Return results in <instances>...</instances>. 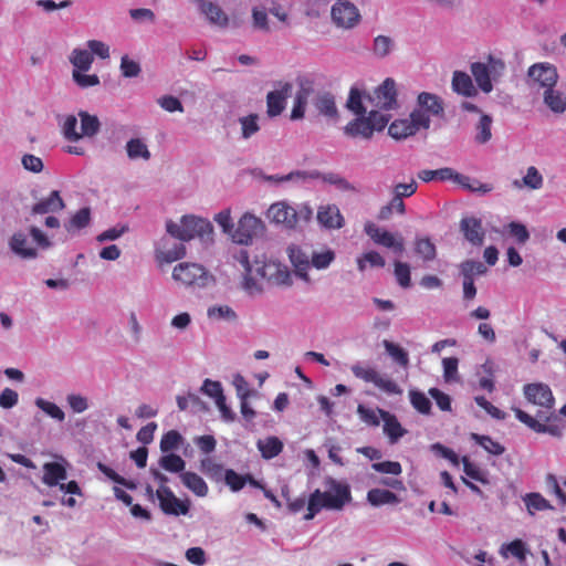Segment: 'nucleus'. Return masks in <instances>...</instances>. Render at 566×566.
Listing matches in <instances>:
<instances>
[{
    "instance_id": "obj_1",
    "label": "nucleus",
    "mask_w": 566,
    "mask_h": 566,
    "mask_svg": "<svg viewBox=\"0 0 566 566\" xmlns=\"http://www.w3.org/2000/svg\"><path fill=\"white\" fill-rule=\"evenodd\" d=\"M523 395L526 401L536 408V413L533 417L520 408H514L516 419L537 433L562 437L564 426L556 413L551 387L544 382L526 384L523 387Z\"/></svg>"
},
{
    "instance_id": "obj_2",
    "label": "nucleus",
    "mask_w": 566,
    "mask_h": 566,
    "mask_svg": "<svg viewBox=\"0 0 566 566\" xmlns=\"http://www.w3.org/2000/svg\"><path fill=\"white\" fill-rule=\"evenodd\" d=\"M233 259L243 268L242 289L249 294L262 291L258 279L265 280L273 285H290L292 283L287 266L279 261L268 259L264 255H262V259L254 255L251 263L250 253L245 249H240L235 252Z\"/></svg>"
},
{
    "instance_id": "obj_3",
    "label": "nucleus",
    "mask_w": 566,
    "mask_h": 566,
    "mask_svg": "<svg viewBox=\"0 0 566 566\" xmlns=\"http://www.w3.org/2000/svg\"><path fill=\"white\" fill-rule=\"evenodd\" d=\"M325 490L316 489L307 497L305 521L313 520L321 511H342L353 500L352 491L346 482L334 478L324 481Z\"/></svg>"
},
{
    "instance_id": "obj_4",
    "label": "nucleus",
    "mask_w": 566,
    "mask_h": 566,
    "mask_svg": "<svg viewBox=\"0 0 566 566\" xmlns=\"http://www.w3.org/2000/svg\"><path fill=\"white\" fill-rule=\"evenodd\" d=\"M167 232L175 239L181 242L190 241L199 238L202 242H211L213 234V227L207 219L196 216H184L180 223L171 220L166 222Z\"/></svg>"
},
{
    "instance_id": "obj_5",
    "label": "nucleus",
    "mask_w": 566,
    "mask_h": 566,
    "mask_svg": "<svg viewBox=\"0 0 566 566\" xmlns=\"http://www.w3.org/2000/svg\"><path fill=\"white\" fill-rule=\"evenodd\" d=\"M357 117L350 120L344 127V134L352 138L370 139L375 132L382 130L388 122L390 115L380 113L377 109H370L368 115H356Z\"/></svg>"
},
{
    "instance_id": "obj_6",
    "label": "nucleus",
    "mask_w": 566,
    "mask_h": 566,
    "mask_svg": "<svg viewBox=\"0 0 566 566\" xmlns=\"http://www.w3.org/2000/svg\"><path fill=\"white\" fill-rule=\"evenodd\" d=\"M431 120L421 111H412L409 118L396 119L388 127V134L399 140L430 128Z\"/></svg>"
},
{
    "instance_id": "obj_7",
    "label": "nucleus",
    "mask_w": 566,
    "mask_h": 566,
    "mask_svg": "<svg viewBox=\"0 0 566 566\" xmlns=\"http://www.w3.org/2000/svg\"><path fill=\"white\" fill-rule=\"evenodd\" d=\"M367 102L373 106L371 109L391 111L398 107L396 82L387 77L373 94L366 95Z\"/></svg>"
},
{
    "instance_id": "obj_8",
    "label": "nucleus",
    "mask_w": 566,
    "mask_h": 566,
    "mask_svg": "<svg viewBox=\"0 0 566 566\" xmlns=\"http://www.w3.org/2000/svg\"><path fill=\"white\" fill-rule=\"evenodd\" d=\"M172 277L185 285L205 286L209 281L206 269L198 263H179L174 268Z\"/></svg>"
},
{
    "instance_id": "obj_9",
    "label": "nucleus",
    "mask_w": 566,
    "mask_h": 566,
    "mask_svg": "<svg viewBox=\"0 0 566 566\" xmlns=\"http://www.w3.org/2000/svg\"><path fill=\"white\" fill-rule=\"evenodd\" d=\"M530 80L539 87L548 90L555 87L558 81L557 69L547 62L535 63L527 71Z\"/></svg>"
},
{
    "instance_id": "obj_10",
    "label": "nucleus",
    "mask_w": 566,
    "mask_h": 566,
    "mask_svg": "<svg viewBox=\"0 0 566 566\" xmlns=\"http://www.w3.org/2000/svg\"><path fill=\"white\" fill-rule=\"evenodd\" d=\"M333 22L340 28L349 29L359 22L360 14L355 4L348 0L338 1L332 7Z\"/></svg>"
},
{
    "instance_id": "obj_11",
    "label": "nucleus",
    "mask_w": 566,
    "mask_h": 566,
    "mask_svg": "<svg viewBox=\"0 0 566 566\" xmlns=\"http://www.w3.org/2000/svg\"><path fill=\"white\" fill-rule=\"evenodd\" d=\"M366 234L377 244L392 249L396 253H402L405 250L402 238H396L391 232L377 227L373 222H367L364 228Z\"/></svg>"
},
{
    "instance_id": "obj_12",
    "label": "nucleus",
    "mask_w": 566,
    "mask_h": 566,
    "mask_svg": "<svg viewBox=\"0 0 566 566\" xmlns=\"http://www.w3.org/2000/svg\"><path fill=\"white\" fill-rule=\"evenodd\" d=\"M156 496L160 510L167 515H186L189 512V504L180 501L168 486L158 488Z\"/></svg>"
},
{
    "instance_id": "obj_13",
    "label": "nucleus",
    "mask_w": 566,
    "mask_h": 566,
    "mask_svg": "<svg viewBox=\"0 0 566 566\" xmlns=\"http://www.w3.org/2000/svg\"><path fill=\"white\" fill-rule=\"evenodd\" d=\"M277 87L266 95V113L270 117L279 116L284 111L285 99L292 91V84L289 82H279Z\"/></svg>"
},
{
    "instance_id": "obj_14",
    "label": "nucleus",
    "mask_w": 566,
    "mask_h": 566,
    "mask_svg": "<svg viewBox=\"0 0 566 566\" xmlns=\"http://www.w3.org/2000/svg\"><path fill=\"white\" fill-rule=\"evenodd\" d=\"M268 218L275 223L284 224L286 228H295L298 222L296 210L286 202H275L268 210Z\"/></svg>"
},
{
    "instance_id": "obj_15",
    "label": "nucleus",
    "mask_w": 566,
    "mask_h": 566,
    "mask_svg": "<svg viewBox=\"0 0 566 566\" xmlns=\"http://www.w3.org/2000/svg\"><path fill=\"white\" fill-rule=\"evenodd\" d=\"M260 228L261 220L250 213H245L239 220L233 233V240L240 244H248Z\"/></svg>"
},
{
    "instance_id": "obj_16",
    "label": "nucleus",
    "mask_w": 566,
    "mask_h": 566,
    "mask_svg": "<svg viewBox=\"0 0 566 566\" xmlns=\"http://www.w3.org/2000/svg\"><path fill=\"white\" fill-rule=\"evenodd\" d=\"M460 230L467 241L472 245L480 247L484 242L485 232L480 219L474 217H465L460 221Z\"/></svg>"
},
{
    "instance_id": "obj_17",
    "label": "nucleus",
    "mask_w": 566,
    "mask_h": 566,
    "mask_svg": "<svg viewBox=\"0 0 566 566\" xmlns=\"http://www.w3.org/2000/svg\"><path fill=\"white\" fill-rule=\"evenodd\" d=\"M413 111H421L428 119H430V116H443L444 113L442 99L438 95L428 92L418 95L417 107Z\"/></svg>"
},
{
    "instance_id": "obj_18",
    "label": "nucleus",
    "mask_w": 566,
    "mask_h": 566,
    "mask_svg": "<svg viewBox=\"0 0 566 566\" xmlns=\"http://www.w3.org/2000/svg\"><path fill=\"white\" fill-rule=\"evenodd\" d=\"M317 220L328 229H339L344 226V217L336 205L321 206L317 210Z\"/></svg>"
},
{
    "instance_id": "obj_19",
    "label": "nucleus",
    "mask_w": 566,
    "mask_h": 566,
    "mask_svg": "<svg viewBox=\"0 0 566 566\" xmlns=\"http://www.w3.org/2000/svg\"><path fill=\"white\" fill-rule=\"evenodd\" d=\"M289 258L295 268L296 274L307 280V270L310 269L311 253L303 250L301 247L291 245L287 249Z\"/></svg>"
},
{
    "instance_id": "obj_20",
    "label": "nucleus",
    "mask_w": 566,
    "mask_h": 566,
    "mask_svg": "<svg viewBox=\"0 0 566 566\" xmlns=\"http://www.w3.org/2000/svg\"><path fill=\"white\" fill-rule=\"evenodd\" d=\"M65 208L64 200L61 198L60 191L53 190L49 197L41 199L32 207L33 214H43L49 212H59Z\"/></svg>"
},
{
    "instance_id": "obj_21",
    "label": "nucleus",
    "mask_w": 566,
    "mask_h": 566,
    "mask_svg": "<svg viewBox=\"0 0 566 566\" xmlns=\"http://www.w3.org/2000/svg\"><path fill=\"white\" fill-rule=\"evenodd\" d=\"M67 472L63 464L59 462H46L43 464L42 482L48 486L59 485L66 480Z\"/></svg>"
},
{
    "instance_id": "obj_22",
    "label": "nucleus",
    "mask_w": 566,
    "mask_h": 566,
    "mask_svg": "<svg viewBox=\"0 0 566 566\" xmlns=\"http://www.w3.org/2000/svg\"><path fill=\"white\" fill-rule=\"evenodd\" d=\"M378 411L384 420V432L388 436L391 443H396L405 436L406 430L401 427L395 415L382 409H378Z\"/></svg>"
},
{
    "instance_id": "obj_23",
    "label": "nucleus",
    "mask_w": 566,
    "mask_h": 566,
    "mask_svg": "<svg viewBox=\"0 0 566 566\" xmlns=\"http://www.w3.org/2000/svg\"><path fill=\"white\" fill-rule=\"evenodd\" d=\"M543 102L554 114H564L566 112V93L551 87L543 92Z\"/></svg>"
},
{
    "instance_id": "obj_24",
    "label": "nucleus",
    "mask_w": 566,
    "mask_h": 566,
    "mask_svg": "<svg viewBox=\"0 0 566 566\" xmlns=\"http://www.w3.org/2000/svg\"><path fill=\"white\" fill-rule=\"evenodd\" d=\"M452 90L463 96L472 97L478 94L473 82L465 72L454 71L452 76Z\"/></svg>"
},
{
    "instance_id": "obj_25",
    "label": "nucleus",
    "mask_w": 566,
    "mask_h": 566,
    "mask_svg": "<svg viewBox=\"0 0 566 566\" xmlns=\"http://www.w3.org/2000/svg\"><path fill=\"white\" fill-rule=\"evenodd\" d=\"M471 73L480 87L484 93H490L493 90L492 76L489 73L488 65L481 62H474L471 64Z\"/></svg>"
},
{
    "instance_id": "obj_26",
    "label": "nucleus",
    "mask_w": 566,
    "mask_h": 566,
    "mask_svg": "<svg viewBox=\"0 0 566 566\" xmlns=\"http://www.w3.org/2000/svg\"><path fill=\"white\" fill-rule=\"evenodd\" d=\"M437 175H438V179L439 180H455L458 181L459 184L468 187L469 189L473 190V191H481V192H489L491 191V186L490 185H486V184H482L480 185L479 187H474V186H471V185H468L465 181H469L470 178L467 177V176H463V175H460L458 172H455L452 168H440V169H437Z\"/></svg>"
},
{
    "instance_id": "obj_27",
    "label": "nucleus",
    "mask_w": 566,
    "mask_h": 566,
    "mask_svg": "<svg viewBox=\"0 0 566 566\" xmlns=\"http://www.w3.org/2000/svg\"><path fill=\"white\" fill-rule=\"evenodd\" d=\"M314 106L323 116H326L328 118H336L338 116L335 97L331 93L325 92L318 94L314 98Z\"/></svg>"
},
{
    "instance_id": "obj_28",
    "label": "nucleus",
    "mask_w": 566,
    "mask_h": 566,
    "mask_svg": "<svg viewBox=\"0 0 566 566\" xmlns=\"http://www.w3.org/2000/svg\"><path fill=\"white\" fill-rule=\"evenodd\" d=\"M180 479L186 488L193 492L197 496H206L208 494V485L205 480L195 472H184Z\"/></svg>"
},
{
    "instance_id": "obj_29",
    "label": "nucleus",
    "mask_w": 566,
    "mask_h": 566,
    "mask_svg": "<svg viewBox=\"0 0 566 566\" xmlns=\"http://www.w3.org/2000/svg\"><path fill=\"white\" fill-rule=\"evenodd\" d=\"M11 250L24 259H33L36 256V250L28 247V238L24 233L18 232L11 237Z\"/></svg>"
},
{
    "instance_id": "obj_30",
    "label": "nucleus",
    "mask_w": 566,
    "mask_h": 566,
    "mask_svg": "<svg viewBox=\"0 0 566 566\" xmlns=\"http://www.w3.org/2000/svg\"><path fill=\"white\" fill-rule=\"evenodd\" d=\"M200 8H201L202 13L206 14V17L209 19V21L211 23H214L222 28L228 25V23H229L228 15L223 12V10L219 6H217L212 2H209V1L208 2L202 1Z\"/></svg>"
},
{
    "instance_id": "obj_31",
    "label": "nucleus",
    "mask_w": 566,
    "mask_h": 566,
    "mask_svg": "<svg viewBox=\"0 0 566 566\" xmlns=\"http://www.w3.org/2000/svg\"><path fill=\"white\" fill-rule=\"evenodd\" d=\"M367 501L373 506H380L385 504H397L400 502L399 497L389 490L371 489L367 493Z\"/></svg>"
},
{
    "instance_id": "obj_32",
    "label": "nucleus",
    "mask_w": 566,
    "mask_h": 566,
    "mask_svg": "<svg viewBox=\"0 0 566 566\" xmlns=\"http://www.w3.org/2000/svg\"><path fill=\"white\" fill-rule=\"evenodd\" d=\"M258 449L266 460L277 457L283 450L282 441L276 437H269L258 441Z\"/></svg>"
},
{
    "instance_id": "obj_33",
    "label": "nucleus",
    "mask_w": 566,
    "mask_h": 566,
    "mask_svg": "<svg viewBox=\"0 0 566 566\" xmlns=\"http://www.w3.org/2000/svg\"><path fill=\"white\" fill-rule=\"evenodd\" d=\"M492 117L486 114H482L478 124L475 125L474 140L476 144L484 145L492 138Z\"/></svg>"
},
{
    "instance_id": "obj_34",
    "label": "nucleus",
    "mask_w": 566,
    "mask_h": 566,
    "mask_svg": "<svg viewBox=\"0 0 566 566\" xmlns=\"http://www.w3.org/2000/svg\"><path fill=\"white\" fill-rule=\"evenodd\" d=\"M415 252L423 262L433 261L437 256V248L434 243L427 237L417 238L415 240Z\"/></svg>"
},
{
    "instance_id": "obj_35",
    "label": "nucleus",
    "mask_w": 566,
    "mask_h": 566,
    "mask_svg": "<svg viewBox=\"0 0 566 566\" xmlns=\"http://www.w3.org/2000/svg\"><path fill=\"white\" fill-rule=\"evenodd\" d=\"M81 118V135L82 137L95 136L101 127V123L95 115H90L87 112L81 111L78 113Z\"/></svg>"
},
{
    "instance_id": "obj_36",
    "label": "nucleus",
    "mask_w": 566,
    "mask_h": 566,
    "mask_svg": "<svg viewBox=\"0 0 566 566\" xmlns=\"http://www.w3.org/2000/svg\"><path fill=\"white\" fill-rule=\"evenodd\" d=\"M70 61L74 70L88 71L92 66L94 57L88 50L74 49L70 56Z\"/></svg>"
},
{
    "instance_id": "obj_37",
    "label": "nucleus",
    "mask_w": 566,
    "mask_h": 566,
    "mask_svg": "<svg viewBox=\"0 0 566 566\" xmlns=\"http://www.w3.org/2000/svg\"><path fill=\"white\" fill-rule=\"evenodd\" d=\"M364 98L367 101L361 91H359L357 87H352L346 107L355 115H366L367 107L364 105Z\"/></svg>"
},
{
    "instance_id": "obj_38",
    "label": "nucleus",
    "mask_w": 566,
    "mask_h": 566,
    "mask_svg": "<svg viewBox=\"0 0 566 566\" xmlns=\"http://www.w3.org/2000/svg\"><path fill=\"white\" fill-rule=\"evenodd\" d=\"M526 509L531 515L538 511H546L553 509L551 503L539 493H528L524 497Z\"/></svg>"
},
{
    "instance_id": "obj_39",
    "label": "nucleus",
    "mask_w": 566,
    "mask_h": 566,
    "mask_svg": "<svg viewBox=\"0 0 566 566\" xmlns=\"http://www.w3.org/2000/svg\"><path fill=\"white\" fill-rule=\"evenodd\" d=\"M514 185L517 188L525 186L530 189L536 190L543 186V176L536 167L531 166L527 168L526 175L523 177L522 182L515 180Z\"/></svg>"
},
{
    "instance_id": "obj_40",
    "label": "nucleus",
    "mask_w": 566,
    "mask_h": 566,
    "mask_svg": "<svg viewBox=\"0 0 566 566\" xmlns=\"http://www.w3.org/2000/svg\"><path fill=\"white\" fill-rule=\"evenodd\" d=\"M382 345L387 352V354L401 367L407 368L409 365V356L408 353L401 348L399 345L385 339Z\"/></svg>"
},
{
    "instance_id": "obj_41",
    "label": "nucleus",
    "mask_w": 566,
    "mask_h": 566,
    "mask_svg": "<svg viewBox=\"0 0 566 566\" xmlns=\"http://www.w3.org/2000/svg\"><path fill=\"white\" fill-rule=\"evenodd\" d=\"M160 467L171 473H184L186 462L185 460L175 453L163 455L159 460Z\"/></svg>"
},
{
    "instance_id": "obj_42",
    "label": "nucleus",
    "mask_w": 566,
    "mask_h": 566,
    "mask_svg": "<svg viewBox=\"0 0 566 566\" xmlns=\"http://www.w3.org/2000/svg\"><path fill=\"white\" fill-rule=\"evenodd\" d=\"M127 155L130 159L144 158L148 160L150 158V151L146 144L139 138H132L126 145Z\"/></svg>"
},
{
    "instance_id": "obj_43",
    "label": "nucleus",
    "mask_w": 566,
    "mask_h": 566,
    "mask_svg": "<svg viewBox=\"0 0 566 566\" xmlns=\"http://www.w3.org/2000/svg\"><path fill=\"white\" fill-rule=\"evenodd\" d=\"M298 90L295 95V101L307 105L310 96L314 93V82L307 76L297 77Z\"/></svg>"
},
{
    "instance_id": "obj_44",
    "label": "nucleus",
    "mask_w": 566,
    "mask_h": 566,
    "mask_svg": "<svg viewBox=\"0 0 566 566\" xmlns=\"http://www.w3.org/2000/svg\"><path fill=\"white\" fill-rule=\"evenodd\" d=\"M472 438L479 443L486 452L493 454V455H501L504 453L505 448L499 443L497 441L493 440L490 436H482L473 433Z\"/></svg>"
},
{
    "instance_id": "obj_45",
    "label": "nucleus",
    "mask_w": 566,
    "mask_h": 566,
    "mask_svg": "<svg viewBox=\"0 0 566 566\" xmlns=\"http://www.w3.org/2000/svg\"><path fill=\"white\" fill-rule=\"evenodd\" d=\"M410 402L412 407L422 415H429L431 412V401L421 391L410 390Z\"/></svg>"
},
{
    "instance_id": "obj_46",
    "label": "nucleus",
    "mask_w": 566,
    "mask_h": 566,
    "mask_svg": "<svg viewBox=\"0 0 566 566\" xmlns=\"http://www.w3.org/2000/svg\"><path fill=\"white\" fill-rule=\"evenodd\" d=\"M62 132L69 142H77L82 138L81 129L77 130V118L74 115H67L62 124Z\"/></svg>"
},
{
    "instance_id": "obj_47",
    "label": "nucleus",
    "mask_w": 566,
    "mask_h": 566,
    "mask_svg": "<svg viewBox=\"0 0 566 566\" xmlns=\"http://www.w3.org/2000/svg\"><path fill=\"white\" fill-rule=\"evenodd\" d=\"M324 182L334 185L342 191L357 192V188L350 184L347 179L335 172H327L322 176Z\"/></svg>"
},
{
    "instance_id": "obj_48",
    "label": "nucleus",
    "mask_w": 566,
    "mask_h": 566,
    "mask_svg": "<svg viewBox=\"0 0 566 566\" xmlns=\"http://www.w3.org/2000/svg\"><path fill=\"white\" fill-rule=\"evenodd\" d=\"M282 496L286 501V507L290 513L297 514L304 510V507H307V497L305 495L298 496V497H291L290 496V490L287 486H284L282 489Z\"/></svg>"
},
{
    "instance_id": "obj_49",
    "label": "nucleus",
    "mask_w": 566,
    "mask_h": 566,
    "mask_svg": "<svg viewBox=\"0 0 566 566\" xmlns=\"http://www.w3.org/2000/svg\"><path fill=\"white\" fill-rule=\"evenodd\" d=\"M335 259V253L332 250H325L316 253L311 252L310 266H314L317 270L326 269Z\"/></svg>"
},
{
    "instance_id": "obj_50",
    "label": "nucleus",
    "mask_w": 566,
    "mask_h": 566,
    "mask_svg": "<svg viewBox=\"0 0 566 566\" xmlns=\"http://www.w3.org/2000/svg\"><path fill=\"white\" fill-rule=\"evenodd\" d=\"M91 220V211L88 208H82L80 209L70 220L67 224H65V228L67 231H72L75 229H83L85 228Z\"/></svg>"
},
{
    "instance_id": "obj_51",
    "label": "nucleus",
    "mask_w": 566,
    "mask_h": 566,
    "mask_svg": "<svg viewBox=\"0 0 566 566\" xmlns=\"http://www.w3.org/2000/svg\"><path fill=\"white\" fill-rule=\"evenodd\" d=\"M461 274L463 279H473L474 275H481L484 274L486 271V268L482 262L473 261V260H467L461 263L460 265Z\"/></svg>"
},
{
    "instance_id": "obj_52",
    "label": "nucleus",
    "mask_w": 566,
    "mask_h": 566,
    "mask_svg": "<svg viewBox=\"0 0 566 566\" xmlns=\"http://www.w3.org/2000/svg\"><path fill=\"white\" fill-rule=\"evenodd\" d=\"M182 442V436L176 431L170 430L166 432L160 440V450L163 452H169L179 448Z\"/></svg>"
},
{
    "instance_id": "obj_53",
    "label": "nucleus",
    "mask_w": 566,
    "mask_h": 566,
    "mask_svg": "<svg viewBox=\"0 0 566 566\" xmlns=\"http://www.w3.org/2000/svg\"><path fill=\"white\" fill-rule=\"evenodd\" d=\"M366 262H368L370 266L376 268H382L386 264L385 259L376 251L366 252L357 259V266L360 272L365 271Z\"/></svg>"
},
{
    "instance_id": "obj_54",
    "label": "nucleus",
    "mask_w": 566,
    "mask_h": 566,
    "mask_svg": "<svg viewBox=\"0 0 566 566\" xmlns=\"http://www.w3.org/2000/svg\"><path fill=\"white\" fill-rule=\"evenodd\" d=\"M35 405L53 419L59 421H63L65 419L64 411L54 402L38 398L35 400Z\"/></svg>"
},
{
    "instance_id": "obj_55",
    "label": "nucleus",
    "mask_w": 566,
    "mask_h": 566,
    "mask_svg": "<svg viewBox=\"0 0 566 566\" xmlns=\"http://www.w3.org/2000/svg\"><path fill=\"white\" fill-rule=\"evenodd\" d=\"M461 461L463 471L469 478L483 484L489 483L484 472L476 464L472 463L468 457H463Z\"/></svg>"
},
{
    "instance_id": "obj_56",
    "label": "nucleus",
    "mask_w": 566,
    "mask_h": 566,
    "mask_svg": "<svg viewBox=\"0 0 566 566\" xmlns=\"http://www.w3.org/2000/svg\"><path fill=\"white\" fill-rule=\"evenodd\" d=\"M224 481H226V484L233 492H238V491L242 490L244 488V485L247 484L245 475H241L232 469H228L224 471Z\"/></svg>"
},
{
    "instance_id": "obj_57",
    "label": "nucleus",
    "mask_w": 566,
    "mask_h": 566,
    "mask_svg": "<svg viewBox=\"0 0 566 566\" xmlns=\"http://www.w3.org/2000/svg\"><path fill=\"white\" fill-rule=\"evenodd\" d=\"M186 255V248L182 243L175 244L172 249L160 251L158 258L166 263H172Z\"/></svg>"
},
{
    "instance_id": "obj_58",
    "label": "nucleus",
    "mask_w": 566,
    "mask_h": 566,
    "mask_svg": "<svg viewBox=\"0 0 566 566\" xmlns=\"http://www.w3.org/2000/svg\"><path fill=\"white\" fill-rule=\"evenodd\" d=\"M395 276L401 287L407 289L411 285L410 268L407 263L400 261L395 262Z\"/></svg>"
},
{
    "instance_id": "obj_59",
    "label": "nucleus",
    "mask_w": 566,
    "mask_h": 566,
    "mask_svg": "<svg viewBox=\"0 0 566 566\" xmlns=\"http://www.w3.org/2000/svg\"><path fill=\"white\" fill-rule=\"evenodd\" d=\"M84 71L73 70V81L82 88L96 86L99 84V78L96 74H83Z\"/></svg>"
},
{
    "instance_id": "obj_60",
    "label": "nucleus",
    "mask_w": 566,
    "mask_h": 566,
    "mask_svg": "<svg viewBox=\"0 0 566 566\" xmlns=\"http://www.w3.org/2000/svg\"><path fill=\"white\" fill-rule=\"evenodd\" d=\"M350 369L355 377L363 379L366 382H373L374 385L379 377V374L374 368L363 367L358 364L353 365Z\"/></svg>"
},
{
    "instance_id": "obj_61",
    "label": "nucleus",
    "mask_w": 566,
    "mask_h": 566,
    "mask_svg": "<svg viewBox=\"0 0 566 566\" xmlns=\"http://www.w3.org/2000/svg\"><path fill=\"white\" fill-rule=\"evenodd\" d=\"M373 470L380 473L400 475L402 472L401 464L397 461H384L371 464Z\"/></svg>"
},
{
    "instance_id": "obj_62",
    "label": "nucleus",
    "mask_w": 566,
    "mask_h": 566,
    "mask_svg": "<svg viewBox=\"0 0 566 566\" xmlns=\"http://www.w3.org/2000/svg\"><path fill=\"white\" fill-rule=\"evenodd\" d=\"M443 365V377L446 381L458 380V365L459 359L457 357H447L442 360Z\"/></svg>"
},
{
    "instance_id": "obj_63",
    "label": "nucleus",
    "mask_w": 566,
    "mask_h": 566,
    "mask_svg": "<svg viewBox=\"0 0 566 566\" xmlns=\"http://www.w3.org/2000/svg\"><path fill=\"white\" fill-rule=\"evenodd\" d=\"M392 40L389 36L378 35L374 40V53L379 57H385L390 53Z\"/></svg>"
},
{
    "instance_id": "obj_64",
    "label": "nucleus",
    "mask_w": 566,
    "mask_h": 566,
    "mask_svg": "<svg viewBox=\"0 0 566 566\" xmlns=\"http://www.w3.org/2000/svg\"><path fill=\"white\" fill-rule=\"evenodd\" d=\"M69 407L75 413H82L88 408V400L86 397L78 394H70L66 397Z\"/></svg>"
}]
</instances>
